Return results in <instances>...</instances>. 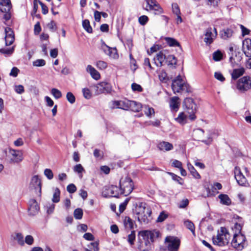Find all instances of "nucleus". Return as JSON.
Segmentation results:
<instances>
[{
    "mask_svg": "<svg viewBox=\"0 0 251 251\" xmlns=\"http://www.w3.org/2000/svg\"><path fill=\"white\" fill-rule=\"evenodd\" d=\"M214 77L218 80L223 82L225 80V78L223 74L220 72H216L214 73Z\"/></svg>",
    "mask_w": 251,
    "mask_h": 251,
    "instance_id": "8fccbe9b",
    "label": "nucleus"
},
{
    "mask_svg": "<svg viewBox=\"0 0 251 251\" xmlns=\"http://www.w3.org/2000/svg\"><path fill=\"white\" fill-rule=\"evenodd\" d=\"M159 236V232L157 230L140 231L138 233L139 251H150L151 243Z\"/></svg>",
    "mask_w": 251,
    "mask_h": 251,
    "instance_id": "f257e3e1",
    "label": "nucleus"
},
{
    "mask_svg": "<svg viewBox=\"0 0 251 251\" xmlns=\"http://www.w3.org/2000/svg\"><path fill=\"white\" fill-rule=\"evenodd\" d=\"M184 224L185 226L189 229L193 233V234L195 235V228L194 224L190 220H185L184 222Z\"/></svg>",
    "mask_w": 251,
    "mask_h": 251,
    "instance_id": "72a5a7b5",
    "label": "nucleus"
},
{
    "mask_svg": "<svg viewBox=\"0 0 251 251\" xmlns=\"http://www.w3.org/2000/svg\"><path fill=\"white\" fill-rule=\"evenodd\" d=\"M167 44L171 47L179 46V43L175 39L170 37H166L165 39Z\"/></svg>",
    "mask_w": 251,
    "mask_h": 251,
    "instance_id": "c9c22d12",
    "label": "nucleus"
},
{
    "mask_svg": "<svg viewBox=\"0 0 251 251\" xmlns=\"http://www.w3.org/2000/svg\"><path fill=\"white\" fill-rule=\"evenodd\" d=\"M82 93L84 97L86 99H90L92 97V93L87 88H83L82 89Z\"/></svg>",
    "mask_w": 251,
    "mask_h": 251,
    "instance_id": "09e8293b",
    "label": "nucleus"
},
{
    "mask_svg": "<svg viewBox=\"0 0 251 251\" xmlns=\"http://www.w3.org/2000/svg\"><path fill=\"white\" fill-rule=\"evenodd\" d=\"M129 100L124 99L121 100H115L112 102V108H120L125 110H128Z\"/></svg>",
    "mask_w": 251,
    "mask_h": 251,
    "instance_id": "dca6fc26",
    "label": "nucleus"
},
{
    "mask_svg": "<svg viewBox=\"0 0 251 251\" xmlns=\"http://www.w3.org/2000/svg\"><path fill=\"white\" fill-rule=\"evenodd\" d=\"M60 194V191L59 189L58 188H56L55 189V191H54L53 195V198L52 199V201L53 202L57 203L59 201Z\"/></svg>",
    "mask_w": 251,
    "mask_h": 251,
    "instance_id": "e433bc0d",
    "label": "nucleus"
},
{
    "mask_svg": "<svg viewBox=\"0 0 251 251\" xmlns=\"http://www.w3.org/2000/svg\"><path fill=\"white\" fill-rule=\"evenodd\" d=\"M66 98L68 101L71 104L75 102V98L72 92H68L66 94Z\"/></svg>",
    "mask_w": 251,
    "mask_h": 251,
    "instance_id": "de8ad7c7",
    "label": "nucleus"
},
{
    "mask_svg": "<svg viewBox=\"0 0 251 251\" xmlns=\"http://www.w3.org/2000/svg\"><path fill=\"white\" fill-rule=\"evenodd\" d=\"M120 192V189H119L118 187L112 185L109 186L104 187L102 192V195L105 198H118L120 195H121Z\"/></svg>",
    "mask_w": 251,
    "mask_h": 251,
    "instance_id": "9d476101",
    "label": "nucleus"
},
{
    "mask_svg": "<svg viewBox=\"0 0 251 251\" xmlns=\"http://www.w3.org/2000/svg\"><path fill=\"white\" fill-rule=\"evenodd\" d=\"M242 50L247 57H251V39L247 38L243 41Z\"/></svg>",
    "mask_w": 251,
    "mask_h": 251,
    "instance_id": "aec40b11",
    "label": "nucleus"
},
{
    "mask_svg": "<svg viewBox=\"0 0 251 251\" xmlns=\"http://www.w3.org/2000/svg\"><path fill=\"white\" fill-rule=\"evenodd\" d=\"M40 207L35 199H31L29 201L28 212L30 215H35L38 213Z\"/></svg>",
    "mask_w": 251,
    "mask_h": 251,
    "instance_id": "6ab92c4d",
    "label": "nucleus"
},
{
    "mask_svg": "<svg viewBox=\"0 0 251 251\" xmlns=\"http://www.w3.org/2000/svg\"><path fill=\"white\" fill-rule=\"evenodd\" d=\"M45 176L50 180L53 177V174L52 171L50 169H46L44 171Z\"/></svg>",
    "mask_w": 251,
    "mask_h": 251,
    "instance_id": "4d7b16f0",
    "label": "nucleus"
},
{
    "mask_svg": "<svg viewBox=\"0 0 251 251\" xmlns=\"http://www.w3.org/2000/svg\"><path fill=\"white\" fill-rule=\"evenodd\" d=\"M128 110L130 109L134 112H139L142 109V105L140 103L133 100H129Z\"/></svg>",
    "mask_w": 251,
    "mask_h": 251,
    "instance_id": "a878e982",
    "label": "nucleus"
},
{
    "mask_svg": "<svg viewBox=\"0 0 251 251\" xmlns=\"http://www.w3.org/2000/svg\"><path fill=\"white\" fill-rule=\"evenodd\" d=\"M172 88L174 93L183 92L189 93L191 92L189 84L185 83L179 75L173 80Z\"/></svg>",
    "mask_w": 251,
    "mask_h": 251,
    "instance_id": "20e7f679",
    "label": "nucleus"
},
{
    "mask_svg": "<svg viewBox=\"0 0 251 251\" xmlns=\"http://www.w3.org/2000/svg\"><path fill=\"white\" fill-rule=\"evenodd\" d=\"M138 20L140 25H144L147 24V23L149 21V18L148 16L146 15H143L139 18Z\"/></svg>",
    "mask_w": 251,
    "mask_h": 251,
    "instance_id": "6e6d98bb",
    "label": "nucleus"
},
{
    "mask_svg": "<svg viewBox=\"0 0 251 251\" xmlns=\"http://www.w3.org/2000/svg\"><path fill=\"white\" fill-rule=\"evenodd\" d=\"M19 72V70L17 67H14L11 69L9 75L13 77H16L18 75Z\"/></svg>",
    "mask_w": 251,
    "mask_h": 251,
    "instance_id": "774afa93",
    "label": "nucleus"
},
{
    "mask_svg": "<svg viewBox=\"0 0 251 251\" xmlns=\"http://www.w3.org/2000/svg\"><path fill=\"white\" fill-rule=\"evenodd\" d=\"M131 89L134 92H141L143 91L141 86L135 83H133L131 84Z\"/></svg>",
    "mask_w": 251,
    "mask_h": 251,
    "instance_id": "3c124183",
    "label": "nucleus"
},
{
    "mask_svg": "<svg viewBox=\"0 0 251 251\" xmlns=\"http://www.w3.org/2000/svg\"><path fill=\"white\" fill-rule=\"evenodd\" d=\"M30 185L34 187L37 191V195L39 197L41 196V182L38 176H35L32 177Z\"/></svg>",
    "mask_w": 251,
    "mask_h": 251,
    "instance_id": "a211bd4d",
    "label": "nucleus"
},
{
    "mask_svg": "<svg viewBox=\"0 0 251 251\" xmlns=\"http://www.w3.org/2000/svg\"><path fill=\"white\" fill-rule=\"evenodd\" d=\"M86 71L89 73L92 77L95 80H98L100 77V73L91 65H88L86 67Z\"/></svg>",
    "mask_w": 251,
    "mask_h": 251,
    "instance_id": "b1692460",
    "label": "nucleus"
},
{
    "mask_svg": "<svg viewBox=\"0 0 251 251\" xmlns=\"http://www.w3.org/2000/svg\"><path fill=\"white\" fill-rule=\"evenodd\" d=\"M237 88L240 91L245 92L251 88V77L243 76L237 82Z\"/></svg>",
    "mask_w": 251,
    "mask_h": 251,
    "instance_id": "ddd939ff",
    "label": "nucleus"
},
{
    "mask_svg": "<svg viewBox=\"0 0 251 251\" xmlns=\"http://www.w3.org/2000/svg\"><path fill=\"white\" fill-rule=\"evenodd\" d=\"M146 2L145 10L153 11L155 15H160L164 13L163 8L156 0H145Z\"/></svg>",
    "mask_w": 251,
    "mask_h": 251,
    "instance_id": "1a4fd4ad",
    "label": "nucleus"
},
{
    "mask_svg": "<svg viewBox=\"0 0 251 251\" xmlns=\"http://www.w3.org/2000/svg\"><path fill=\"white\" fill-rule=\"evenodd\" d=\"M204 42L206 45H210L217 36V31L215 27H209L207 28L204 31Z\"/></svg>",
    "mask_w": 251,
    "mask_h": 251,
    "instance_id": "f8f14e48",
    "label": "nucleus"
},
{
    "mask_svg": "<svg viewBox=\"0 0 251 251\" xmlns=\"http://www.w3.org/2000/svg\"><path fill=\"white\" fill-rule=\"evenodd\" d=\"M95 88V94L97 95L102 93H109L111 91L110 84L105 82H101L98 83Z\"/></svg>",
    "mask_w": 251,
    "mask_h": 251,
    "instance_id": "2eb2a0df",
    "label": "nucleus"
},
{
    "mask_svg": "<svg viewBox=\"0 0 251 251\" xmlns=\"http://www.w3.org/2000/svg\"><path fill=\"white\" fill-rule=\"evenodd\" d=\"M14 239L17 241V242L19 245L23 246L25 244L24 237L22 233H17Z\"/></svg>",
    "mask_w": 251,
    "mask_h": 251,
    "instance_id": "79ce46f5",
    "label": "nucleus"
},
{
    "mask_svg": "<svg viewBox=\"0 0 251 251\" xmlns=\"http://www.w3.org/2000/svg\"><path fill=\"white\" fill-rule=\"evenodd\" d=\"M154 60L158 67L166 65L172 69L176 68L177 61L176 58L174 55L169 54L167 50H162L157 53Z\"/></svg>",
    "mask_w": 251,
    "mask_h": 251,
    "instance_id": "f03ea898",
    "label": "nucleus"
},
{
    "mask_svg": "<svg viewBox=\"0 0 251 251\" xmlns=\"http://www.w3.org/2000/svg\"><path fill=\"white\" fill-rule=\"evenodd\" d=\"M172 11L174 14L176 15L180 14V11L179 8L178 4L176 3H174L172 4Z\"/></svg>",
    "mask_w": 251,
    "mask_h": 251,
    "instance_id": "5fc2aeb1",
    "label": "nucleus"
},
{
    "mask_svg": "<svg viewBox=\"0 0 251 251\" xmlns=\"http://www.w3.org/2000/svg\"><path fill=\"white\" fill-rule=\"evenodd\" d=\"M5 36L7 37H14L13 31L10 27H6L5 28Z\"/></svg>",
    "mask_w": 251,
    "mask_h": 251,
    "instance_id": "69168bd1",
    "label": "nucleus"
},
{
    "mask_svg": "<svg viewBox=\"0 0 251 251\" xmlns=\"http://www.w3.org/2000/svg\"><path fill=\"white\" fill-rule=\"evenodd\" d=\"M33 242H34V239L31 235H28L25 237V242L26 244H27L28 245H31L33 244Z\"/></svg>",
    "mask_w": 251,
    "mask_h": 251,
    "instance_id": "0e129e2a",
    "label": "nucleus"
},
{
    "mask_svg": "<svg viewBox=\"0 0 251 251\" xmlns=\"http://www.w3.org/2000/svg\"><path fill=\"white\" fill-rule=\"evenodd\" d=\"M12 5L10 0H0V10L5 13L3 19L5 21H8L11 18L10 10Z\"/></svg>",
    "mask_w": 251,
    "mask_h": 251,
    "instance_id": "9b49d317",
    "label": "nucleus"
},
{
    "mask_svg": "<svg viewBox=\"0 0 251 251\" xmlns=\"http://www.w3.org/2000/svg\"><path fill=\"white\" fill-rule=\"evenodd\" d=\"M168 217V215L164 212H161L158 216L156 221L157 222H162Z\"/></svg>",
    "mask_w": 251,
    "mask_h": 251,
    "instance_id": "052dcab7",
    "label": "nucleus"
},
{
    "mask_svg": "<svg viewBox=\"0 0 251 251\" xmlns=\"http://www.w3.org/2000/svg\"><path fill=\"white\" fill-rule=\"evenodd\" d=\"M187 167L191 174L194 178L196 179H199L201 178V176L191 163L189 162L187 163Z\"/></svg>",
    "mask_w": 251,
    "mask_h": 251,
    "instance_id": "2f4dec72",
    "label": "nucleus"
},
{
    "mask_svg": "<svg viewBox=\"0 0 251 251\" xmlns=\"http://www.w3.org/2000/svg\"><path fill=\"white\" fill-rule=\"evenodd\" d=\"M67 190L70 193H74L76 191V187L74 184L72 183L67 186Z\"/></svg>",
    "mask_w": 251,
    "mask_h": 251,
    "instance_id": "e2e57ef3",
    "label": "nucleus"
},
{
    "mask_svg": "<svg viewBox=\"0 0 251 251\" xmlns=\"http://www.w3.org/2000/svg\"><path fill=\"white\" fill-rule=\"evenodd\" d=\"M32 65L35 67H43L46 65V61L43 59H38L32 62Z\"/></svg>",
    "mask_w": 251,
    "mask_h": 251,
    "instance_id": "a19ab883",
    "label": "nucleus"
},
{
    "mask_svg": "<svg viewBox=\"0 0 251 251\" xmlns=\"http://www.w3.org/2000/svg\"><path fill=\"white\" fill-rule=\"evenodd\" d=\"M134 183L131 178L126 176L122 178L120 181V193L126 196L129 195L134 189Z\"/></svg>",
    "mask_w": 251,
    "mask_h": 251,
    "instance_id": "39448f33",
    "label": "nucleus"
},
{
    "mask_svg": "<svg viewBox=\"0 0 251 251\" xmlns=\"http://www.w3.org/2000/svg\"><path fill=\"white\" fill-rule=\"evenodd\" d=\"M170 107L172 110L176 112L180 105L179 99L178 97H173L170 100Z\"/></svg>",
    "mask_w": 251,
    "mask_h": 251,
    "instance_id": "4be33fe9",
    "label": "nucleus"
},
{
    "mask_svg": "<svg viewBox=\"0 0 251 251\" xmlns=\"http://www.w3.org/2000/svg\"><path fill=\"white\" fill-rule=\"evenodd\" d=\"M74 215L75 219H81L83 216V211L82 209L79 208L75 209L74 212Z\"/></svg>",
    "mask_w": 251,
    "mask_h": 251,
    "instance_id": "58836bf2",
    "label": "nucleus"
},
{
    "mask_svg": "<svg viewBox=\"0 0 251 251\" xmlns=\"http://www.w3.org/2000/svg\"><path fill=\"white\" fill-rule=\"evenodd\" d=\"M9 153L12 156L11 158V161L12 162L17 163L23 160V153L21 151L19 150L10 149Z\"/></svg>",
    "mask_w": 251,
    "mask_h": 251,
    "instance_id": "f3484780",
    "label": "nucleus"
},
{
    "mask_svg": "<svg viewBox=\"0 0 251 251\" xmlns=\"http://www.w3.org/2000/svg\"><path fill=\"white\" fill-rule=\"evenodd\" d=\"M231 245L238 251L243 250L247 245V241L245 235L243 234H234Z\"/></svg>",
    "mask_w": 251,
    "mask_h": 251,
    "instance_id": "423d86ee",
    "label": "nucleus"
},
{
    "mask_svg": "<svg viewBox=\"0 0 251 251\" xmlns=\"http://www.w3.org/2000/svg\"><path fill=\"white\" fill-rule=\"evenodd\" d=\"M101 49L103 50V51L106 54H107L109 50H110V47L107 46L105 43L102 41L101 45Z\"/></svg>",
    "mask_w": 251,
    "mask_h": 251,
    "instance_id": "680f3d73",
    "label": "nucleus"
},
{
    "mask_svg": "<svg viewBox=\"0 0 251 251\" xmlns=\"http://www.w3.org/2000/svg\"><path fill=\"white\" fill-rule=\"evenodd\" d=\"M14 90L19 94H22L25 92L24 87L22 85H15Z\"/></svg>",
    "mask_w": 251,
    "mask_h": 251,
    "instance_id": "bf43d9fd",
    "label": "nucleus"
},
{
    "mask_svg": "<svg viewBox=\"0 0 251 251\" xmlns=\"http://www.w3.org/2000/svg\"><path fill=\"white\" fill-rule=\"evenodd\" d=\"M245 73V69L243 67L235 69L231 73L232 78L236 79Z\"/></svg>",
    "mask_w": 251,
    "mask_h": 251,
    "instance_id": "bb28decb",
    "label": "nucleus"
},
{
    "mask_svg": "<svg viewBox=\"0 0 251 251\" xmlns=\"http://www.w3.org/2000/svg\"><path fill=\"white\" fill-rule=\"evenodd\" d=\"M218 198L220 200V202L223 204L229 205L231 203V201L227 195L220 194Z\"/></svg>",
    "mask_w": 251,
    "mask_h": 251,
    "instance_id": "c756f323",
    "label": "nucleus"
},
{
    "mask_svg": "<svg viewBox=\"0 0 251 251\" xmlns=\"http://www.w3.org/2000/svg\"><path fill=\"white\" fill-rule=\"evenodd\" d=\"M183 106L186 112L189 115V119L191 121H194L196 119L195 113L197 106L193 99L190 98H186L183 101Z\"/></svg>",
    "mask_w": 251,
    "mask_h": 251,
    "instance_id": "0eeeda50",
    "label": "nucleus"
},
{
    "mask_svg": "<svg viewBox=\"0 0 251 251\" xmlns=\"http://www.w3.org/2000/svg\"><path fill=\"white\" fill-rule=\"evenodd\" d=\"M82 26L83 28L88 33H91L93 32V29L90 25V22L88 20L85 19L82 21Z\"/></svg>",
    "mask_w": 251,
    "mask_h": 251,
    "instance_id": "f704fd0d",
    "label": "nucleus"
},
{
    "mask_svg": "<svg viewBox=\"0 0 251 251\" xmlns=\"http://www.w3.org/2000/svg\"><path fill=\"white\" fill-rule=\"evenodd\" d=\"M50 93L56 99H59L62 97L61 91L56 88L51 89Z\"/></svg>",
    "mask_w": 251,
    "mask_h": 251,
    "instance_id": "ea45409f",
    "label": "nucleus"
},
{
    "mask_svg": "<svg viewBox=\"0 0 251 251\" xmlns=\"http://www.w3.org/2000/svg\"><path fill=\"white\" fill-rule=\"evenodd\" d=\"M170 174L172 175V179L174 180L177 181L180 185H182L183 184V181L181 177L173 173H170Z\"/></svg>",
    "mask_w": 251,
    "mask_h": 251,
    "instance_id": "13d9d810",
    "label": "nucleus"
},
{
    "mask_svg": "<svg viewBox=\"0 0 251 251\" xmlns=\"http://www.w3.org/2000/svg\"><path fill=\"white\" fill-rule=\"evenodd\" d=\"M74 171L80 174L84 171V169L80 164L76 165L74 167Z\"/></svg>",
    "mask_w": 251,
    "mask_h": 251,
    "instance_id": "864d4df0",
    "label": "nucleus"
},
{
    "mask_svg": "<svg viewBox=\"0 0 251 251\" xmlns=\"http://www.w3.org/2000/svg\"><path fill=\"white\" fill-rule=\"evenodd\" d=\"M230 237L227 229L225 227H221L218 231L217 235L213 237V243L220 247L225 246L229 243Z\"/></svg>",
    "mask_w": 251,
    "mask_h": 251,
    "instance_id": "7ed1b4c3",
    "label": "nucleus"
},
{
    "mask_svg": "<svg viewBox=\"0 0 251 251\" xmlns=\"http://www.w3.org/2000/svg\"><path fill=\"white\" fill-rule=\"evenodd\" d=\"M234 32V28L232 27L223 29L220 32V35L223 39L226 40L231 38Z\"/></svg>",
    "mask_w": 251,
    "mask_h": 251,
    "instance_id": "412c9836",
    "label": "nucleus"
},
{
    "mask_svg": "<svg viewBox=\"0 0 251 251\" xmlns=\"http://www.w3.org/2000/svg\"><path fill=\"white\" fill-rule=\"evenodd\" d=\"M187 117L183 112L179 113L177 117L175 118L176 122L181 125H184L187 123Z\"/></svg>",
    "mask_w": 251,
    "mask_h": 251,
    "instance_id": "7c9ffc66",
    "label": "nucleus"
},
{
    "mask_svg": "<svg viewBox=\"0 0 251 251\" xmlns=\"http://www.w3.org/2000/svg\"><path fill=\"white\" fill-rule=\"evenodd\" d=\"M38 3L40 4L42 7V12L43 14L45 15L48 13V8L43 2L40 0H38Z\"/></svg>",
    "mask_w": 251,
    "mask_h": 251,
    "instance_id": "338daca9",
    "label": "nucleus"
},
{
    "mask_svg": "<svg viewBox=\"0 0 251 251\" xmlns=\"http://www.w3.org/2000/svg\"><path fill=\"white\" fill-rule=\"evenodd\" d=\"M243 224L242 223H236L234 224L232 229L234 232V234H242L241 232Z\"/></svg>",
    "mask_w": 251,
    "mask_h": 251,
    "instance_id": "4c0bfd02",
    "label": "nucleus"
},
{
    "mask_svg": "<svg viewBox=\"0 0 251 251\" xmlns=\"http://www.w3.org/2000/svg\"><path fill=\"white\" fill-rule=\"evenodd\" d=\"M146 205V204L145 203L142 202L140 203L137 206L135 210V212L137 216L146 213V210L149 208H147Z\"/></svg>",
    "mask_w": 251,
    "mask_h": 251,
    "instance_id": "c85d7f7f",
    "label": "nucleus"
},
{
    "mask_svg": "<svg viewBox=\"0 0 251 251\" xmlns=\"http://www.w3.org/2000/svg\"><path fill=\"white\" fill-rule=\"evenodd\" d=\"M107 55L113 58H117L119 56L116 49L112 48H110V50H109Z\"/></svg>",
    "mask_w": 251,
    "mask_h": 251,
    "instance_id": "c03bdc74",
    "label": "nucleus"
},
{
    "mask_svg": "<svg viewBox=\"0 0 251 251\" xmlns=\"http://www.w3.org/2000/svg\"><path fill=\"white\" fill-rule=\"evenodd\" d=\"M222 58V54L221 51L217 50L213 54V59L216 61H220Z\"/></svg>",
    "mask_w": 251,
    "mask_h": 251,
    "instance_id": "603ef678",
    "label": "nucleus"
},
{
    "mask_svg": "<svg viewBox=\"0 0 251 251\" xmlns=\"http://www.w3.org/2000/svg\"><path fill=\"white\" fill-rule=\"evenodd\" d=\"M124 224L126 229H132L134 228L135 222L129 217H126L124 221Z\"/></svg>",
    "mask_w": 251,
    "mask_h": 251,
    "instance_id": "cd10ccee",
    "label": "nucleus"
},
{
    "mask_svg": "<svg viewBox=\"0 0 251 251\" xmlns=\"http://www.w3.org/2000/svg\"><path fill=\"white\" fill-rule=\"evenodd\" d=\"M165 243L169 251H178L180 241L176 237L167 236L165 238Z\"/></svg>",
    "mask_w": 251,
    "mask_h": 251,
    "instance_id": "6e6552de",
    "label": "nucleus"
},
{
    "mask_svg": "<svg viewBox=\"0 0 251 251\" xmlns=\"http://www.w3.org/2000/svg\"><path fill=\"white\" fill-rule=\"evenodd\" d=\"M96 66L100 70H104L107 67V64L104 61L99 60L96 62Z\"/></svg>",
    "mask_w": 251,
    "mask_h": 251,
    "instance_id": "a18cd8bd",
    "label": "nucleus"
},
{
    "mask_svg": "<svg viewBox=\"0 0 251 251\" xmlns=\"http://www.w3.org/2000/svg\"><path fill=\"white\" fill-rule=\"evenodd\" d=\"M158 77L159 80L162 82H166L168 79L167 73L163 71H162L159 73Z\"/></svg>",
    "mask_w": 251,
    "mask_h": 251,
    "instance_id": "37998d69",
    "label": "nucleus"
},
{
    "mask_svg": "<svg viewBox=\"0 0 251 251\" xmlns=\"http://www.w3.org/2000/svg\"><path fill=\"white\" fill-rule=\"evenodd\" d=\"M234 177L239 185L242 186H247L249 185L246 178L238 167H235L234 168Z\"/></svg>",
    "mask_w": 251,
    "mask_h": 251,
    "instance_id": "4468645a",
    "label": "nucleus"
},
{
    "mask_svg": "<svg viewBox=\"0 0 251 251\" xmlns=\"http://www.w3.org/2000/svg\"><path fill=\"white\" fill-rule=\"evenodd\" d=\"M157 148L160 151H168L173 150L174 147L172 144L168 142L162 141L158 144Z\"/></svg>",
    "mask_w": 251,
    "mask_h": 251,
    "instance_id": "5701e85b",
    "label": "nucleus"
},
{
    "mask_svg": "<svg viewBox=\"0 0 251 251\" xmlns=\"http://www.w3.org/2000/svg\"><path fill=\"white\" fill-rule=\"evenodd\" d=\"M144 111L146 115L149 118H151L152 116L154 115L155 112L154 109L148 105H145L144 106Z\"/></svg>",
    "mask_w": 251,
    "mask_h": 251,
    "instance_id": "473e14b6",
    "label": "nucleus"
},
{
    "mask_svg": "<svg viewBox=\"0 0 251 251\" xmlns=\"http://www.w3.org/2000/svg\"><path fill=\"white\" fill-rule=\"evenodd\" d=\"M135 239V231L133 230L131 233L128 235L127 241L130 245H133Z\"/></svg>",
    "mask_w": 251,
    "mask_h": 251,
    "instance_id": "49530a36",
    "label": "nucleus"
},
{
    "mask_svg": "<svg viewBox=\"0 0 251 251\" xmlns=\"http://www.w3.org/2000/svg\"><path fill=\"white\" fill-rule=\"evenodd\" d=\"M151 214V211L150 208H147L146 210V213L141 214L138 216H137L138 220L140 223H144L145 224H147L149 222V220L148 217H150Z\"/></svg>",
    "mask_w": 251,
    "mask_h": 251,
    "instance_id": "393cba45",
    "label": "nucleus"
}]
</instances>
